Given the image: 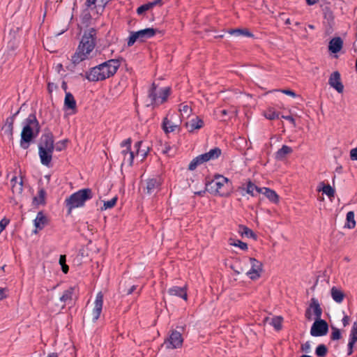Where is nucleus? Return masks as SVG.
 <instances>
[{
  "instance_id": "nucleus-1",
  "label": "nucleus",
  "mask_w": 357,
  "mask_h": 357,
  "mask_svg": "<svg viewBox=\"0 0 357 357\" xmlns=\"http://www.w3.org/2000/svg\"><path fill=\"white\" fill-rule=\"evenodd\" d=\"M120 66L119 59H109L90 69L86 78L90 82L102 81L115 75Z\"/></svg>"
},
{
  "instance_id": "nucleus-2",
  "label": "nucleus",
  "mask_w": 357,
  "mask_h": 357,
  "mask_svg": "<svg viewBox=\"0 0 357 357\" xmlns=\"http://www.w3.org/2000/svg\"><path fill=\"white\" fill-rule=\"evenodd\" d=\"M96 43V30L90 28L85 31L75 53L72 56V61L77 64L86 59L89 54L93 50Z\"/></svg>"
},
{
  "instance_id": "nucleus-3",
  "label": "nucleus",
  "mask_w": 357,
  "mask_h": 357,
  "mask_svg": "<svg viewBox=\"0 0 357 357\" xmlns=\"http://www.w3.org/2000/svg\"><path fill=\"white\" fill-rule=\"evenodd\" d=\"M24 126L21 132L20 146L27 149L31 141L40 132V126L34 113L30 114L24 121Z\"/></svg>"
},
{
  "instance_id": "nucleus-4",
  "label": "nucleus",
  "mask_w": 357,
  "mask_h": 357,
  "mask_svg": "<svg viewBox=\"0 0 357 357\" xmlns=\"http://www.w3.org/2000/svg\"><path fill=\"white\" fill-rule=\"evenodd\" d=\"M54 150V136L52 132L47 130L42 135L38 144V155L42 165L50 167Z\"/></svg>"
},
{
  "instance_id": "nucleus-5",
  "label": "nucleus",
  "mask_w": 357,
  "mask_h": 357,
  "mask_svg": "<svg viewBox=\"0 0 357 357\" xmlns=\"http://www.w3.org/2000/svg\"><path fill=\"white\" fill-rule=\"evenodd\" d=\"M93 197V193L91 188H83L73 193L65 200L68 214L71 213L73 208L84 206L85 202L92 199Z\"/></svg>"
},
{
  "instance_id": "nucleus-6",
  "label": "nucleus",
  "mask_w": 357,
  "mask_h": 357,
  "mask_svg": "<svg viewBox=\"0 0 357 357\" xmlns=\"http://www.w3.org/2000/svg\"><path fill=\"white\" fill-rule=\"evenodd\" d=\"M228 182H229V180L227 178L222 175H217L214 179L206 183V190L210 193L218 194L222 197L227 196V193L222 192L221 189Z\"/></svg>"
},
{
  "instance_id": "nucleus-7",
  "label": "nucleus",
  "mask_w": 357,
  "mask_h": 357,
  "mask_svg": "<svg viewBox=\"0 0 357 357\" xmlns=\"http://www.w3.org/2000/svg\"><path fill=\"white\" fill-rule=\"evenodd\" d=\"M158 32V29L153 28H146L137 31L131 32L128 39V46H132L137 40L144 42L145 40L152 38Z\"/></svg>"
},
{
  "instance_id": "nucleus-8",
  "label": "nucleus",
  "mask_w": 357,
  "mask_h": 357,
  "mask_svg": "<svg viewBox=\"0 0 357 357\" xmlns=\"http://www.w3.org/2000/svg\"><path fill=\"white\" fill-rule=\"evenodd\" d=\"M183 339L180 332L172 331L169 337L165 341L164 345L167 349H178L182 347Z\"/></svg>"
},
{
  "instance_id": "nucleus-9",
  "label": "nucleus",
  "mask_w": 357,
  "mask_h": 357,
  "mask_svg": "<svg viewBox=\"0 0 357 357\" xmlns=\"http://www.w3.org/2000/svg\"><path fill=\"white\" fill-rule=\"evenodd\" d=\"M328 331V323L324 319H319L315 320L313 323L310 329V334L314 337H320L326 335Z\"/></svg>"
},
{
  "instance_id": "nucleus-10",
  "label": "nucleus",
  "mask_w": 357,
  "mask_h": 357,
  "mask_svg": "<svg viewBox=\"0 0 357 357\" xmlns=\"http://www.w3.org/2000/svg\"><path fill=\"white\" fill-rule=\"evenodd\" d=\"M249 261L251 265V268L246 273V275L252 280H256L260 278L261 273L263 271L262 263L253 257H250Z\"/></svg>"
},
{
  "instance_id": "nucleus-11",
  "label": "nucleus",
  "mask_w": 357,
  "mask_h": 357,
  "mask_svg": "<svg viewBox=\"0 0 357 357\" xmlns=\"http://www.w3.org/2000/svg\"><path fill=\"white\" fill-rule=\"evenodd\" d=\"M313 310L314 314L315 315V320L321 319L322 309L318 300L315 298H312L309 307L306 309L305 316L307 319H312L311 310Z\"/></svg>"
},
{
  "instance_id": "nucleus-12",
  "label": "nucleus",
  "mask_w": 357,
  "mask_h": 357,
  "mask_svg": "<svg viewBox=\"0 0 357 357\" xmlns=\"http://www.w3.org/2000/svg\"><path fill=\"white\" fill-rule=\"evenodd\" d=\"M328 84L334 88L338 93H342L344 91V85L341 82V75L338 71L333 72L328 79Z\"/></svg>"
},
{
  "instance_id": "nucleus-13",
  "label": "nucleus",
  "mask_w": 357,
  "mask_h": 357,
  "mask_svg": "<svg viewBox=\"0 0 357 357\" xmlns=\"http://www.w3.org/2000/svg\"><path fill=\"white\" fill-rule=\"evenodd\" d=\"M103 304V294L101 291L97 294L95 303L94 307L92 312L93 315V321L96 322L100 317Z\"/></svg>"
},
{
  "instance_id": "nucleus-14",
  "label": "nucleus",
  "mask_w": 357,
  "mask_h": 357,
  "mask_svg": "<svg viewBox=\"0 0 357 357\" xmlns=\"http://www.w3.org/2000/svg\"><path fill=\"white\" fill-rule=\"evenodd\" d=\"M64 108L66 109H70L73 114L77 112V103L73 95L70 92H66L64 98Z\"/></svg>"
},
{
  "instance_id": "nucleus-15",
  "label": "nucleus",
  "mask_w": 357,
  "mask_h": 357,
  "mask_svg": "<svg viewBox=\"0 0 357 357\" xmlns=\"http://www.w3.org/2000/svg\"><path fill=\"white\" fill-rule=\"evenodd\" d=\"M167 293L170 296H176L182 298L185 301H187L188 299L187 289L185 287H180L174 286L167 290Z\"/></svg>"
},
{
  "instance_id": "nucleus-16",
  "label": "nucleus",
  "mask_w": 357,
  "mask_h": 357,
  "mask_svg": "<svg viewBox=\"0 0 357 357\" xmlns=\"http://www.w3.org/2000/svg\"><path fill=\"white\" fill-rule=\"evenodd\" d=\"M158 86L153 82L148 91V98L151 100V103L148 105H159V98L158 93L157 92Z\"/></svg>"
},
{
  "instance_id": "nucleus-17",
  "label": "nucleus",
  "mask_w": 357,
  "mask_h": 357,
  "mask_svg": "<svg viewBox=\"0 0 357 357\" xmlns=\"http://www.w3.org/2000/svg\"><path fill=\"white\" fill-rule=\"evenodd\" d=\"M75 287H70L68 289L65 290L60 297V301L63 303L62 308L65 307L66 305L72 304L73 303V296L74 294Z\"/></svg>"
},
{
  "instance_id": "nucleus-18",
  "label": "nucleus",
  "mask_w": 357,
  "mask_h": 357,
  "mask_svg": "<svg viewBox=\"0 0 357 357\" xmlns=\"http://www.w3.org/2000/svg\"><path fill=\"white\" fill-rule=\"evenodd\" d=\"M343 41L340 37H335L329 42L328 49L332 53L336 54L342 48Z\"/></svg>"
},
{
  "instance_id": "nucleus-19",
  "label": "nucleus",
  "mask_w": 357,
  "mask_h": 357,
  "mask_svg": "<svg viewBox=\"0 0 357 357\" xmlns=\"http://www.w3.org/2000/svg\"><path fill=\"white\" fill-rule=\"evenodd\" d=\"M146 192L149 195L155 193L160 188V182L158 178H150L146 183Z\"/></svg>"
},
{
  "instance_id": "nucleus-20",
  "label": "nucleus",
  "mask_w": 357,
  "mask_h": 357,
  "mask_svg": "<svg viewBox=\"0 0 357 357\" xmlns=\"http://www.w3.org/2000/svg\"><path fill=\"white\" fill-rule=\"evenodd\" d=\"M209 161L206 157V154L203 153L201 154L194 159L190 162L188 165V169L190 171L195 170L198 165H200L206 162Z\"/></svg>"
},
{
  "instance_id": "nucleus-21",
  "label": "nucleus",
  "mask_w": 357,
  "mask_h": 357,
  "mask_svg": "<svg viewBox=\"0 0 357 357\" xmlns=\"http://www.w3.org/2000/svg\"><path fill=\"white\" fill-rule=\"evenodd\" d=\"M178 126L179 124L172 122V120L168 119V116L163 119L162 128L166 134L174 132Z\"/></svg>"
},
{
  "instance_id": "nucleus-22",
  "label": "nucleus",
  "mask_w": 357,
  "mask_h": 357,
  "mask_svg": "<svg viewBox=\"0 0 357 357\" xmlns=\"http://www.w3.org/2000/svg\"><path fill=\"white\" fill-rule=\"evenodd\" d=\"M204 121L199 116L192 119L185 123V126L189 128V132H193L196 129H200L204 126Z\"/></svg>"
},
{
  "instance_id": "nucleus-23",
  "label": "nucleus",
  "mask_w": 357,
  "mask_h": 357,
  "mask_svg": "<svg viewBox=\"0 0 357 357\" xmlns=\"http://www.w3.org/2000/svg\"><path fill=\"white\" fill-rule=\"evenodd\" d=\"M293 152V149L287 146L283 145L281 149H278V151L275 154V158L277 160L282 161L284 160L287 155Z\"/></svg>"
},
{
  "instance_id": "nucleus-24",
  "label": "nucleus",
  "mask_w": 357,
  "mask_h": 357,
  "mask_svg": "<svg viewBox=\"0 0 357 357\" xmlns=\"http://www.w3.org/2000/svg\"><path fill=\"white\" fill-rule=\"evenodd\" d=\"M121 153L123 156V160L122 162L121 165H123L124 164H126V155H128V158L127 160V164L129 167H132L133 165L135 153H134V151H131V147L126 148L125 149L121 151Z\"/></svg>"
},
{
  "instance_id": "nucleus-25",
  "label": "nucleus",
  "mask_w": 357,
  "mask_h": 357,
  "mask_svg": "<svg viewBox=\"0 0 357 357\" xmlns=\"http://www.w3.org/2000/svg\"><path fill=\"white\" fill-rule=\"evenodd\" d=\"M47 224V218L45 215L43 211H39L37 213L36 218L34 220L35 227L41 230Z\"/></svg>"
},
{
  "instance_id": "nucleus-26",
  "label": "nucleus",
  "mask_w": 357,
  "mask_h": 357,
  "mask_svg": "<svg viewBox=\"0 0 357 357\" xmlns=\"http://www.w3.org/2000/svg\"><path fill=\"white\" fill-rule=\"evenodd\" d=\"M143 144L142 141H138L135 144V149H136V154L137 155L141 156V160H143L146 158L150 151V148L149 146H145V149H142L141 146Z\"/></svg>"
},
{
  "instance_id": "nucleus-27",
  "label": "nucleus",
  "mask_w": 357,
  "mask_h": 357,
  "mask_svg": "<svg viewBox=\"0 0 357 357\" xmlns=\"http://www.w3.org/2000/svg\"><path fill=\"white\" fill-rule=\"evenodd\" d=\"M331 294L333 298V299L338 303H340L342 302L344 298V294L342 291L337 289L335 287H333L331 289Z\"/></svg>"
},
{
  "instance_id": "nucleus-28",
  "label": "nucleus",
  "mask_w": 357,
  "mask_h": 357,
  "mask_svg": "<svg viewBox=\"0 0 357 357\" xmlns=\"http://www.w3.org/2000/svg\"><path fill=\"white\" fill-rule=\"evenodd\" d=\"M171 93V88L170 87H164L160 89L159 91V105H161L167 101L168 96Z\"/></svg>"
},
{
  "instance_id": "nucleus-29",
  "label": "nucleus",
  "mask_w": 357,
  "mask_h": 357,
  "mask_svg": "<svg viewBox=\"0 0 357 357\" xmlns=\"http://www.w3.org/2000/svg\"><path fill=\"white\" fill-rule=\"evenodd\" d=\"M238 227V232L241 233V236H245L249 238H252L253 239H257V235L253 232L252 229H249L248 227L240 225Z\"/></svg>"
},
{
  "instance_id": "nucleus-30",
  "label": "nucleus",
  "mask_w": 357,
  "mask_h": 357,
  "mask_svg": "<svg viewBox=\"0 0 357 357\" xmlns=\"http://www.w3.org/2000/svg\"><path fill=\"white\" fill-rule=\"evenodd\" d=\"M264 195L273 203H278L279 201V196L275 191L268 188L264 189Z\"/></svg>"
},
{
  "instance_id": "nucleus-31",
  "label": "nucleus",
  "mask_w": 357,
  "mask_h": 357,
  "mask_svg": "<svg viewBox=\"0 0 357 357\" xmlns=\"http://www.w3.org/2000/svg\"><path fill=\"white\" fill-rule=\"evenodd\" d=\"M45 197H46V191L44 188H40L38 192V197H33V202H36V204L44 205L45 204Z\"/></svg>"
},
{
  "instance_id": "nucleus-32",
  "label": "nucleus",
  "mask_w": 357,
  "mask_h": 357,
  "mask_svg": "<svg viewBox=\"0 0 357 357\" xmlns=\"http://www.w3.org/2000/svg\"><path fill=\"white\" fill-rule=\"evenodd\" d=\"M229 33L231 35H235L236 36H244L247 37H253V34L250 32L247 29H230Z\"/></svg>"
},
{
  "instance_id": "nucleus-33",
  "label": "nucleus",
  "mask_w": 357,
  "mask_h": 357,
  "mask_svg": "<svg viewBox=\"0 0 357 357\" xmlns=\"http://www.w3.org/2000/svg\"><path fill=\"white\" fill-rule=\"evenodd\" d=\"M15 120H13V117H8L6 121L5 126L6 128L5 130V133L7 134L10 139L13 138V124Z\"/></svg>"
},
{
  "instance_id": "nucleus-34",
  "label": "nucleus",
  "mask_w": 357,
  "mask_h": 357,
  "mask_svg": "<svg viewBox=\"0 0 357 357\" xmlns=\"http://www.w3.org/2000/svg\"><path fill=\"white\" fill-rule=\"evenodd\" d=\"M222 151L220 148L215 147L211 149L208 152L205 153L208 160H215L219 158L221 155Z\"/></svg>"
},
{
  "instance_id": "nucleus-35",
  "label": "nucleus",
  "mask_w": 357,
  "mask_h": 357,
  "mask_svg": "<svg viewBox=\"0 0 357 357\" xmlns=\"http://www.w3.org/2000/svg\"><path fill=\"white\" fill-rule=\"evenodd\" d=\"M283 318L281 316H275L271 319L270 324L273 326L275 331H279L282 329V323Z\"/></svg>"
},
{
  "instance_id": "nucleus-36",
  "label": "nucleus",
  "mask_w": 357,
  "mask_h": 357,
  "mask_svg": "<svg viewBox=\"0 0 357 357\" xmlns=\"http://www.w3.org/2000/svg\"><path fill=\"white\" fill-rule=\"evenodd\" d=\"M243 190H245L246 191V193L250 195L252 197L257 196V194L255 193V188L256 185L253 183L250 180H248L246 183V187H242Z\"/></svg>"
},
{
  "instance_id": "nucleus-37",
  "label": "nucleus",
  "mask_w": 357,
  "mask_h": 357,
  "mask_svg": "<svg viewBox=\"0 0 357 357\" xmlns=\"http://www.w3.org/2000/svg\"><path fill=\"white\" fill-rule=\"evenodd\" d=\"M229 245L238 247L243 250H248V244L246 243H244L240 240H235L234 238H229Z\"/></svg>"
},
{
  "instance_id": "nucleus-38",
  "label": "nucleus",
  "mask_w": 357,
  "mask_h": 357,
  "mask_svg": "<svg viewBox=\"0 0 357 357\" xmlns=\"http://www.w3.org/2000/svg\"><path fill=\"white\" fill-rule=\"evenodd\" d=\"M328 353V348L324 344H319L315 350V354L318 357H325Z\"/></svg>"
},
{
  "instance_id": "nucleus-39",
  "label": "nucleus",
  "mask_w": 357,
  "mask_h": 357,
  "mask_svg": "<svg viewBox=\"0 0 357 357\" xmlns=\"http://www.w3.org/2000/svg\"><path fill=\"white\" fill-rule=\"evenodd\" d=\"M347 227L349 229H353L356 226V222L354 220V211H349L347 213Z\"/></svg>"
},
{
  "instance_id": "nucleus-40",
  "label": "nucleus",
  "mask_w": 357,
  "mask_h": 357,
  "mask_svg": "<svg viewBox=\"0 0 357 357\" xmlns=\"http://www.w3.org/2000/svg\"><path fill=\"white\" fill-rule=\"evenodd\" d=\"M321 185H323V193L326 194L329 198L333 197L335 195L334 189L329 184L324 185V183H321Z\"/></svg>"
},
{
  "instance_id": "nucleus-41",
  "label": "nucleus",
  "mask_w": 357,
  "mask_h": 357,
  "mask_svg": "<svg viewBox=\"0 0 357 357\" xmlns=\"http://www.w3.org/2000/svg\"><path fill=\"white\" fill-rule=\"evenodd\" d=\"M264 116L269 120H274L279 118V113L276 112L273 109H269L265 112Z\"/></svg>"
},
{
  "instance_id": "nucleus-42",
  "label": "nucleus",
  "mask_w": 357,
  "mask_h": 357,
  "mask_svg": "<svg viewBox=\"0 0 357 357\" xmlns=\"http://www.w3.org/2000/svg\"><path fill=\"white\" fill-rule=\"evenodd\" d=\"M179 112L181 113V115H185L188 117L192 113V109L188 105L181 104L179 107Z\"/></svg>"
},
{
  "instance_id": "nucleus-43",
  "label": "nucleus",
  "mask_w": 357,
  "mask_h": 357,
  "mask_svg": "<svg viewBox=\"0 0 357 357\" xmlns=\"http://www.w3.org/2000/svg\"><path fill=\"white\" fill-rule=\"evenodd\" d=\"M331 329L333 331H332V333L331 335V339L332 340H340L342 337V335H341V332H340V329H338L336 327L333 326H331Z\"/></svg>"
},
{
  "instance_id": "nucleus-44",
  "label": "nucleus",
  "mask_w": 357,
  "mask_h": 357,
  "mask_svg": "<svg viewBox=\"0 0 357 357\" xmlns=\"http://www.w3.org/2000/svg\"><path fill=\"white\" fill-rule=\"evenodd\" d=\"M116 202H117L116 197H113L112 199H110L109 201L104 202V204H103L104 209L113 208L116 205Z\"/></svg>"
},
{
  "instance_id": "nucleus-45",
  "label": "nucleus",
  "mask_w": 357,
  "mask_h": 357,
  "mask_svg": "<svg viewBox=\"0 0 357 357\" xmlns=\"http://www.w3.org/2000/svg\"><path fill=\"white\" fill-rule=\"evenodd\" d=\"M67 142L68 139L61 140L54 145V149L57 151H61L66 149Z\"/></svg>"
},
{
  "instance_id": "nucleus-46",
  "label": "nucleus",
  "mask_w": 357,
  "mask_h": 357,
  "mask_svg": "<svg viewBox=\"0 0 357 357\" xmlns=\"http://www.w3.org/2000/svg\"><path fill=\"white\" fill-rule=\"evenodd\" d=\"M150 4L149 3L143 4L137 8V13L138 15H142L144 12L151 9Z\"/></svg>"
},
{
  "instance_id": "nucleus-47",
  "label": "nucleus",
  "mask_w": 357,
  "mask_h": 357,
  "mask_svg": "<svg viewBox=\"0 0 357 357\" xmlns=\"http://www.w3.org/2000/svg\"><path fill=\"white\" fill-rule=\"evenodd\" d=\"M349 338L357 341V321L354 322L352 326Z\"/></svg>"
},
{
  "instance_id": "nucleus-48",
  "label": "nucleus",
  "mask_w": 357,
  "mask_h": 357,
  "mask_svg": "<svg viewBox=\"0 0 357 357\" xmlns=\"http://www.w3.org/2000/svg\"><path fill=\"white\" fill-rule=\"evenodd\" d=\"M356 342H357L356 340L349 338V343H348V354H347L348 356H350L353 354L354 346Z\"/></svg>"
},
{
  "instance_id": "nucleus-49",
  "label": "nucleus",
  "mask_w": 357,
  "mask_h": 357,
  "mask_svg": "<svg viewBox=\"0 0 357 357\" xmlns=\"http://www.w3.org/2000/svg\"><path fill=\"white\" fill-rule=\"evenodd\" d=\"M10 222V220L6 218H3L0 221V234L1 231L6 228V225H8Z\"/></svg>"
},
{
  "instance_id": "nucleus-50",
  "label": "nucleus",
  "mask_w": 357,
  "mask_h": 357,
  "mask_svg": "<svg viewBox=\"0 0 357 357\" xmlns=\"http://www.w3.org/2000/svg\"><path fill=\"white\" fill-rule=\"evenodd\" d=\"M275 91H280L284 94L290 96L291 97L295 98L296 96V94L294 91L289 90V89H281V90H275Z\"/></svg>"
},
{
  "instance_id": "nucleus-51",
  "label": "nucleus",
  "mask_w": 357,
  "mask_h": 357,
  "mask_svg": "<svg viewBox=\"0 0 357 357\" xmlns=\"http://www.w3.org/2000/svg\"><path fill=\"white\" fill-rule=\"evenodd\" d=\"M131 144H132L131 138H128V139L123 140V142H121V146L125 147V148L131 147Z\"/></svg>"
},
{
  "instance_id": "nucleus-52",
  "label": "nucleus",
  "mask_w": 357,
  "mask_h": 357,
  "mask_svg": "<svg viewBox=\"0 0 357 357\" xmlns=\"http://www.w3.org/2000/svg\"><path fill=\"white\" fill-rule=\"evenodd\" d=\"M58 88L57 85L52 82H48L47 84V91L50 93H52V91Z\"/></svg>"
},
{
  "instance_id": "nucleus-53",
  "label": "nucleus",
  "mask_w": 357,
  "mask_h": 357,
  "mask_svg": "<svg viewBox=\"0 0 357 357\" xmlns=\"http://www.w3.org/2000/svg\"><path fill=\"white\" fill-rule=\"evenodd\" d=\"M301 349L306 352V353H308L310 350V344L309 342H306L305 344H302L301 346Z\"/></svg>"
},
{
  "instance_id": "nucleus-54",
  "label": "nucleus",
  "mask_w": 357,
  "mask_h": 357,
  "mask_svg": "<svg viewBox=\"0 0 357 357\" xmlns=\"http://www.w3.org/2000/svg\"><path fill=\"white\" fill-rule=\"evenodd\" d=\"M342 321L343 326L346 327L347 326H348L349 324L350 317L348 315H344V317L342 318Z\"/></svg>"
},
{
  "instance_id": "nucleus-55",
  "label": "nucleus",
  "mask_w": 357,
  "mask_h": 357,
  "mask_svg": "<svg viewBox=\"0 0 357 357\" xmlns=\"http://www.w3.org/2000/svg\"><path fill=\"white\" fill-rule=\"evenodd\" d=\"M282 119H284L287 121H289L290 123H291L294 126H295L296 124V122H295V119H294V117L292 116H290V115H288V116H284L282 115Z\"/></svg>"
},
{
  "instance_id": "nucleus-56",
  "label": "nucleus",
  "mask_w": 357,
  "mask_h": 357,
  "mask_svg": "<svg viewBox=\"0 0 357 357\" xmlns=\"http://www.w3.org/2000/svg\"><path fill=\"white\" fill-rule=\"evenodd\" d=\"M149 3L150 4L151 7L153 8L154 6H155L157 5H162V0H155L151 2H149Z\"/></svg>"
},
{
  "instance_id": "nucleus-57",
  "label": "nucleus",
  "mask_w": 357,
  "mask_h": 357,
  "mask_svg": "<svg viewBox=\"0 0 357 357\" xmlns=\"http://www.w3.org/2000/svg\"><path fill=\"white\" fill-rule=\"evenodd\" d=\"M66 255H60V257H59V264H60V265L63 266L64 264H66Z\"/></svg>"
},
{
  "instance_id": "nucleus-58",
  "label": "nucleus",
  "mask_w": 357,
  "mask_h": 357,
  "mask_svg": "<svg viewBox=\"0 0 357 357\" xmlns=\"http://www.w3.org/2000/svg\"><path fill=\"white\" fill-rule=\"evenodd\" d=\"M6 289H4V288L0 289V301L6 297Z\"/></svg>"
},
{
  "instance_id": "nucleus-59",
  "label": "nucleus",
  "mask_w": 357,
  "mask_h": 357,
  "mask_svg": "<svg viewBox=\"0 0 357 357\" xmlns=\"http://www.w3.org/2000/svg\"><path fill=\"white\" fill-rule=\"evenodd\" d=\"M96 0H86L85 2V6L87 8H90L91 6L95 5Z\"/></svg>"
},
{
  "instance_id": "nucleus-60",
  "label": "nucleus",
  "mask_w": 357,
  "mask_h": 357,
  "mask_svg": "<svg viewBox=\"0 0 357 357\" xmlns=\"http://www.w3.org/2000/svg\"><path fill=\"white\" fill-rule=\"evenodd\" d=\"M266 188H259L258 186L256 185V188H255V193L257 195V194H263L264 195V189H266Z\"/></svg>"
},
{
  "instance_id": "nucleus-61",
  "label": "nucleus",
  "mask_w": 357,
  "mask_h": 357,
  "mask_svg": "<svg viewBox=\"0 0 357 357\" xmlns=\"http://www.w3.org/2000/svg\"><path fill=\"white\" fill-rule=\"evenodd\" d=\"M137 289V286L136 285H132L131 286L127 291L126 292V294L127 295H130L131 294L132 292H134Z\"/></svg>"
},
{
  "instance_id": "nucleus-62",
  "label": "nucleus",
  "mask_w": 357,
  "mask_h": 357,
  "mask_svg": "<svg viewBox=\"0 0 357 357\" xmlns=\"http://www.w3.org/2000/svg\"><path fill=\"white\" fill-rule=\"evenodd\" d=\"M61 270L64 273H67L69 271V267L67 264L61 266Z\"/></svg>"
},
{
  "instance_id": "nucleus-63",
  "label": "nucleus",
  "mask_w": 357,
  "mask_h": 357,
  "mask_svg": "<svg viewBox=\"0 0 357 357\" xmlns=\"http://www.w3.org/2000/svg\"><path fill=\"white\" fill-rule=\"evenodd\" d=\"M305 1H306V3L307 5L312 6V5H314L315 3H317L319 0H305Z\"/></svg>"
},
{
  "instance_id": "nucleus-64",
  "label": "nucleus",
  "mask_w": 357,
  "mask_h": 357,
  "mask_svg": "<svg viewBox=\"0 0 357 357\" xmlns=\"http://www.w3.org/2000/svg\"><path fill=\"white\" fill-rule=\"evenodd\" d=\"M61 88H62V89L65 91V93H66V92H67V89H68V86H67V83H66V82H65V81H63V82H62V84H61Z\"/></svg>"
}]
</instances>
